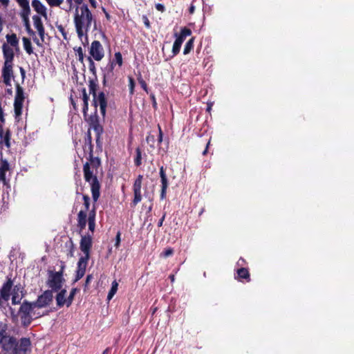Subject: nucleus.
<instances>
[{
	"mask_svg": "<svg viewBox=\"0 0 354 354\" xmlns=\"http://www.w3.org/2000/svg\"><path fill=\"white\" fill-rule=\"evenodd\" d=\"M93 22L95 27L96 21L86 4L76 7L74 15V24L77 36L80 39L85 36L87 40L88 32Z\"/></svg>",
	"mask_w": 354,
	"mask_h": 354,
	"instance_id": "nucleus-1",
	"label": "nucleus"
},
{
	"mask_svg": "<svg viewBox=\"0 0 354 354\" xmlns=\"http://www.w3.org/2000/svg\"><path fill=\"white\" fill-rule=\"evenodd\" d=\"M84 179L91 185L92 198L95 203L100 196V184L96 176L93 175V171L91 169V165L86 162L83 167Z\"/></svg>",
	"mask_w": 354,
	"mask_h": 354,
	"instance_id": "nucleus-2",
	"label": "nucleus"
},
{
	"mask_svg": "<svg viewBox=\"0 0 354 354\" xmlns=\"http://www.w3.org/2000/svg\"><path fill=\"white\" fill-rule=\"evenodd\" d=\"M35 307L36 306L33 305V302L27 300L23 301L18 312L23 326H28L31 324L32 321L31 313Z\"/></svg>",
	"mask_w": 354,
	"mask_h": 354,
	"instance_id": "nucleus-3",
	"label": "nucleus"
},
{
	"mask_svg": "<svg viewBox=\"0 0 354 354\" xmlns=\"http://www.w3.org/2000/svg\"><path fill=\"white\" fill-rule=\"evenodd\" d=\"M191 35V30L189 28H187V27L183 28L179 35L178 33L174 34V37H176V40L174 41V43L173 44L172 57L179 53L182 44L184 42L186 37Z\"/></svg>",
	"mask_w": 354,
	"mask_h": 354,
	"instance_id": "nucleus-4",
	"label": "nucleus"
},
{
	"mask_svg": "<svg viewBox=\"0 0 354 354\" xmlns=\"http://www.w3.org/2000/svg\"><path fill=\"white\" fill-rule=\"evenodd\" d=\"M85 120L88 122L90 126V129H93L96 134V142H100V137L102 133H103V127L100 124V119L97 114V111L95 110V113L93 115H91L88 119L86 117H84Z\"/></svg>",
	"mask_w": 354,
	"mask_h": 354,
	"instance_id": "nucleus-5",
	"label": "nucleus"
},
{
	"mask_svg": "<svg viewBox=\"0 0 354 354\" xmlns=\"http://www.w3.org/2000/svg\"><path fill=\"white\" fill-rule=\"evenodd\" d=\"M62 272H50L47 281V285L51 288L50 290L58 291L62 286Z\"/></svg>",
	"mask_w": 354,
	"mask_h": 354,
	"instance_id": "nucleus-6",
	"label": "nucleus"
},
{
	"mask_svg": "<svg viewBox=\"0 0 354 354\" xmlns=\"http://www.w3.org/2000/svg\"><path fill=\"white\" fill-rule=\"evenodd\" d=\"M123 63L122 56L120 52H116L114 55V59L110 62L108 66L107 71L104 73L103 84L105 85L106 80L111 78L113 75V68L115 64L121 66Z\"/></svg>",
	"mask_w": 354,
	"mask_h": 354,
	"instance_id": "nucleus-7",
	"label": "nucleus"
},
{
	"mask_svg": "<svg viewBox=\"0 0 354 354\" xmlns=\"http://www.w3.org/2000/svg\"><path fill=\"white\" fill-rule=\"evenodd\" d=\"M91 57L95 61H100L104 56V50L102 45L99 41H93L89 48Z\"/></svg>",
	"mask_w": 354,
	"mask_h": 354,
	"instance_id": "nucleus-8",
	"label": "nucleus"
},
{
	"mask_svg": "<svg viewBox=\"0 0 354 354\" xmlns=\"http://www.w3.org/2000/svg\"><path fill=\"white\" fill-rule=\"evenodd\" d=\"M53 298L52 290H46L44 292L39 295L35 301H33V305L37 308H44L52 302Z\"/></svg>",
	"mask_w": 354,
	"mask_h": 354,
	"instance_id": "nucleus-9",
	"label": "nucleus"
},
{
	"mask_svg": "<svg viewBox=\"0 0 354 354\" xmlns=\"http://www.w3.org/2000/svg\"><path fill=\"white\" fill-rule=\"evenodd\" d=\"M93 103L97 111V106H100V111L103 117L106 115V109L107 106V100L104 92L101 91L97 95L93 97Z\"/></svg>",
	"mask_w": 354,
	"mask_h": 354,
	"instance_id": "nucleus-10",
	"label": "nucleus"
},
{
	"mask_svg": "<svg viewBox=\"0 0 354 354\" xmlns=\"http://www.w3.org/2000/svg\"><path fill=\"white\" fill-rule=\"evenodd\" d=\"M1 345L2 349L8 354H15L17 341L15 337L6 335Z\"/></svg>",
	"mask_w": 354,
	"mask_h": 354,
	"instance_id": "nucleus-11",
	"label": "nucleus"
},
{
	"mask_svg": "<svg viewBox=\"0 0 354 354\" xmlns=\"http://www.w3.org/2000/svg\"><path fill=\"white\" fill-rule=\"evenodd\" d=\"M92 246V239L91 236H82L80 240V248L84 253V256L80 258L85 259H89L90 258V250Z\"/></svg>",
	"mask_w": 354,
	"mask_h": 354,
	"instance_id": "nucleus-12",
	"label": "nucleus"
},
{
	"mask_svg": "<svg viewBox=\"0 0 354 354\" xmlns=\"http://www.w3.org/2000/svg\"><path fill=\"white\" fill-rule=\"evenodd\" d=\"M143 176L138 175L133 185L134 198L132 201V205L136 206L142 200L141 187Z\"/></svg>",
	"mask_w": 354,
	"mask_h": 354,
	"instance_id": "nucleus-13",
	"label": "nucleus"
},
{
	"mask_svg": "<svg viewBox=\"0 0 354 354\" xmlns=\"http://www.w3.org/2000/svg\"><path fill=\"white\" fill-rule=\"evenodd\" d=\"M12 286V280L11 278L7 277V281L3 283L2 287L0 289V297L2 299L6 301L9 300Z\"/></svg>",
	"mask_w": 354,
	"mask_h": 354,
	"instance_id": "nucleus-14",
	"label": "nucleus"
},
{
	"mask_svg": "<svg viewBox=\"0 0 354 354\" xmlns=\"http://www.w3.org/2000/svg\"><path fill=\"white\" fill-rule=\"evenodd\" d=\"M3 82L6 86H10L11 79L13 77L12 63H4L2 69Z\"/></svg>",
	"mask_w": 354,
	"mask_h": 354,
	"instance_id": "nucleus-15",
	"label": "nucleus"
},
{
	"mask_svg": "<svg viewBox=\"0 0 354 354\" xmlns=\"http://www.w3.org/2000/svg\"><path fill=\"white\" fill-rule=\"evenodd\" d=\"M160 177L161 182L160 198L164 199L166 197L167 189L168 187V179L167 177L165 169L163 166L160 167Z\"/></svg>",
	"mask_w": 354,
	"mask_h": 354,
	"instance_id": "nucleus-16",
	"label": "nucleus"
},
{
	"mask_svg": "<svg viewBox=\"0 0 354 354\" xmlns=\"http://www.w3.org/2000/svg\"><path fill=\"white\" fill-rule=\"evenodd\" d=\"M88 260L89 259L80 258V259L77 262V271H76L75 282L79 281L84 275Z\"/></svg>",
	"mask_w": 354,
	"mask_h": 354,
	"instance_id": "nucleus-17",
	"label": "nucleus"
},
{
	"mask_svg": "<svg viewBox=\"0 0 354 354\" xmlns=\"http://www.w3.org/2000/svg\"><path fill=\"white\" fill-rule=\"evenodd\" d=\"M30 346V339L28 338H21L19 342H17L15 354H25Z\"/></svg>",
	"mask_w": 354,
	"mask_h": 354,
	"instance_id": "nucleus-18",
	"label": "nucleus"
},
{
	"mask_svg": "<svg viewBox=\"0 0 354 354\" xmlns=\"http://www.w3.org/2000/svg\"><path fill=\"white\" fill-rule=\"evenodd\" d=\"M33 24L35 28L37 30L38 34L43 41L44 39L45 30L41 17L39 15H33Z\"/></svg>",
	"mask_w": 354,
	"mask_h": 354,
	"instance_id": "nucleus-19",
	"label": "nucleus"
},
{
	"mask_svg": "<svg viewBox=\"0 0 354 354\" xmlns=\"http://www.w3.org/2000/svg\"><path fill=\"white\" fill-rule=\"evenodd\" d=\"M32 6L38 14L46 19L47 18V9L39 0H32Z\"/></svg>",
	"mask_w": 354,
	"mask_h": 354,
	"instance_id": "nucleus-20",
	"label": "nucleus"
},
{
	"mask_svg": "<svg viewBox=\"0 0 354 354\" xmlns=\"http://www.w3.org/2000/svg\"><path fill=\"white\" fill-rule=\"evenodd\" d=\"M2 50L5 59L4 63H12L14 58V52L12 48L8 46V44H3L2 46Z\"/></svg>",
	"mask_w": 354,
	"mask_h": 354,
	"instance_id": "nucleus-21",
	"label": "nucleus"
},
{
	"mask_svg": "<svg viewBox=\"0 0 354 354\" xmlns=\"http://www.w3.org/2000/svg\"><path fill=\"white\" fill-rule=\"evenodd\" d=\"M235 279H238L239 281L245 279L247 281H250V277L248 270L245 268H240L237 269L236 276H235Z\"/></svg>",
	"mask_w": 354,
	"mask_h": 354,
	"instance_id": "nucleus-22",
	"label": "nucleus"
},
{
	"mask_svg": "<svg viewBox=\"0 0 354 354\" xmlns=\"http://www.w3.org/2000/svg\"><path fill=\"white\" fill-rule=\"evenodd\" d=\"M86 217L87 214L86 211H80L77 215V225L82 230L84 229L86 225Z\"/></svg>",
	"mask_w": 354,
	"mask_h": 354,
	"instance_id": "nucleus-23",
	"label": "nucleus"
},
{
	"mask_svg": "<svg viewBox=\"0 0 354 354\" xmlns=\"http://www.w3.org/2000/svg\"><path fill=\"white\" fill-rule=\"evenodd\" d=\"M66 290H62L56 296L57 305L59 307L63 306L64 304L67 306V299L65 298Z\"/></svg>",
	"mask_w": 354,
	"mask_h": 354,
	"instance_id": "nucleus-24",
	"label": "nucleus"
},
{
	"mask_svg": "<svg viewBox=\"0 0 354 354\" xmlns=\"http://www.w3.org/2000/svg\"><path fill=\"white\" fill-rule=\"evenodd\" d=\"M9 170V163L6 160H1L0 162V180H6V172Z\"/></svg>",
	"mask_w": 354,
	"mask_h": 354,
	"instance_id": "nucleus-25",
	"label": "nucleus"
},
{
	"mask_svg": "<svg viewBox=\"0 0 354 354\" xmlns=\"http://www.w3.org/2000/svg\"><path fill=\"white\" fill-rule=\"evenodd\" d=\"M21 288L20 286H15L12 290V304L17 305L20 304L22 297H19L18 292Z\"/></svg>",
	"mask_w": 354,
	"mask_h": 354,
	"instance_id": "nucleus-26",
	"label": "nucleus"
},
{
	"mask_svg": "<svg viewBox=\"0 0 354 354\" xmlns=\"http://www.w3.org/2000/svg\"><path fill=\"white\" fill-rule=\"evenodd\" d=\"M88 100L89 97L86 93V89H82V100H83V114L84 117L87 115V111L88 109Z\"/></svg>",
	"mask_w": 354,
	"mask_h": 354,
	"instance_id": "nucleus-27",
	"label": "nucleus"
},
{
	"mask_svg": "<svg viewBox=\"0 0 354 354\" xmlns=\"http://www.w3.org/2000/svg\"><path fill=\"white\" fill-rule=\"evenodd\" d=\"M24 95L23 88L17 84L16 86V95L15 97V102H24Z\"/></svg>",
	"mask_w": 354,
	"mask_h": 354,
	"instance_id": "nucleus-28",
	"label": "nucleus"
},
{
	"mask_svg": "<svg viewBox=\"0 0 354 354\" xmlns=\"http://www.w3.org/2000/svg\"><path fill=\"white\" fill-rule=\"evenodd\" d=\"M22 41H23L24 48L25 50L26 51V53L28 55L32 54L33 50H32V44H31V41H30V39H28L27 37H23Z\"/></svg>",
	"mask_w": 354,
	"mask_h": 354,
	"instance_id": "nucleus-29",
	"label": "nucleus"
},
{
	"mask_svg": "<svg viewBox=\"0 0 354 354\" xmlns=\"http://www.w3.org/2000/svg\"><path fill=\"white\" fill-rule=\"evenodd\" d=\"M6 38L8 43H9L12 47H17L18 46L19 39H17L16 34L13 33L12 35H7Z\"/></svg>",
	"mask_w": 354,
	"mask_h": 354,
	"instance_id": "nucleus-30",
	"label": "nucleus"
},
{
	"mask_svg": "<svg viewBox=\"0 0 354 354\" xmlns=\"http://www.w3.org/2000/svg\"><path fill=\"white\" fill-rule=\"evenodd\" d=\"M118 283L115 280L112 282L111 288L108 293V295H107L108 301H110L113 297V296L115 295V293L117 292V290H118Z\"/></svg>",
	"mask_w": 354,
	"mask_h": 354,
	"instance_id": "nucleus-31",
	"label": "nucleus"
},
{
	"mask_svg": "<svg viewBox=\"0 0 354 354\" xmlns=\"http://www.w3.org/2000/svg\"><path fill=\"white\" fill-rule=\"evenodd\" d=\"M194 38H191L185 44L184 50H183V54L187 55L190 53V51L194 48Z\"/></svg>",
	"mask_w": 354,
	"mask_h": 354,
	"instance_id": "nucleus-32",
	"label": "nucleus"
},
{
	"mask_svg": "<svg viewBox=\"0 0 354 354\" xmlns=\"http://www.w3.org/2000/svg\"><path fill=\"white\" fill-rule=\"evenodd\" d=\"M23 102H14V110L15 118H17L21 115Z\"/></svg>",
	"mask_w": 354,
	"mask_h": 354,
	"instance_id": "nucleus-33",
	"label": "nucleus"
},
{
	"mask_svg": "<svg viewBox=\"0 0 354 354\" xmlns=\"http://www.w3.org/2000/svg\"><path fill=\"white\" fill-rule=\"evenodd\" d=\"M97 87V83L94 80H90L88 88H89V93H90V94H91L93 95V97L97 95L96 93Z\"/></svg>",
	"mask_w": 354,
	"mask_h": 354,
	"instance_id": "nucleus-34",
	"label": "nucleus"
},
{
	"mask_svg": "<svg viewBox=\"0 0 354 354\" xmlns=\"http://www.w3.org/2000/svg\"><path fill=\"white\" fill-rule=\"evenodd\" d=\"M22 21L27 32L31 36H35V32L30 28L29 18L22 19Z\"/></svg>",
	"mask_w": 354,
	"mask_h": 354,
	"instance_id": "nucleus-35",
	"label": "nucleus"
},
{
	"mask_svg": "<svg viewBox=\"0 0 354 354\" xmlns=\"http://www.w3.org/2000/svg\"><path fill=\"white\" fill-rule=\"evenodd\" d=\"M136 156L134 160V162L135 165L138 167L142 164V151L139 147L136 149Z\"/></svg>",
	"mask_w": 354,
	"mask_h": 354,
	"instance_id": "nucleus-36",
	"label": "nucleus"
},
{
	"mask_svg": "<svg viewBox=\"0 0 354 354\" xmlns=\"http://www.w3.org/2000/svg\"><path fill=\"white\" fill-rule=\"evenodd\" d=\"M87 59H88V62H89L88 68H89L90 72L94 76L96 77V68H95V63L93 62V59L91 57H88Z\"/></svg>",
	"mask_w": 354,
	"mask_h": 354,
	"instance_id": "nucleus-37",
	"label": "nucleus"
},
{
	"mask_svg": "<svg viewBox=\"0 0 354 354\" xmlns=\"http://www.w3.org/2000/svg\"><path fill=\"white\" fill-rule=\"evenodd\" d=\"M21 8H22V10L20 13V16H21V19L29 18V15L30 13V6Z\"/></svg>",
	"mask_w": 354,
	"mask_h": 354,
	"instance_id": "nucleus-38",
	"label": "nucleus"
},
{
	"mask_svg": "<svg viewBox=\"0 0 354 354\" xmlns=\"http://www.w3.org/2000/svg\"><path fill=\"white\" fill-rule=\"evenodd\" d=\"M5 145L9 148L10 147V132L9 130H7L5 134H3V137Z\"/></svg>",
	"mask_w": 354,
	"mask_h": 354,
	"instance_id": "nucleus-39",
	"label": "nucleus"
},
{
	"mask_svg": "<svg viewBox=\"0 0 354 354\" xmlns=\"http://www.w3.org/2000/svg\"><path fill=\"white\" fill-rule=\"evenodd\" d=\"M50 7H59L64 0H46Z\"/></svg>",
	"mask_w": 354,
	"mask_h": 354,
	"instance_id": "nucleus-40",
	"label": "nucleus"
},
{
	"mask_svg": "<svg viewBox=\"0 0 354 354\" xmlns=\"http://www.w3.org/2000/svg\"><path fill=\"white\" fill-rule=\"evenodd\" d=\"M77 289L73 288L70 292L68 297L67 298V307L70 306L73 302L74 296L76 293Z\"/></svg>",
	"mask_w": 354,
	"mask_h": 354,
	"instance_id": "nucleus-41",
	"label": "nucleus"
},
{
	"mask_svg": "<svg viewBox=\"0 0 354 354\" xmlns=\"http://www.w3.org/2000/svg\"><path fill=\"white\" fill-rule=\"evenodd\" d=\"M83 201H84V205L86 209V212L88 210L90 207V198L87 195H83Z\"/></svg>",
	"mask_w": 354,
	"mask_h": 354,
	"instance_id": "nucleus-42",
	"label": "nucleus"
},
{
	"mask_svg": "<svg viewBox=\"0 0 354 354\" xmlns=\"http://www.w3.org/2000/svg\"><path fill=\"white\" fill-rule=\"evenodd\" d=\"M66 3L67 6L62 8V9L65 10L66 12H70L73 8V0H66Z\"/></svg>",
	"mask_w": 354,
	"mask_h": 354,
	"instance_id": "nucleus-43",
	"label": "nucleus"
},
{
	"mask_svg": "<svg viewBox=\"0 0 354 354\" xmlns=\"http://www.w3.org/2000/svg\"><path fill=\"white\" fill-rule=\"evenodd\" d=\"M57 30L62 33L64 39H67V33L64 29V28L62 25L57 26Z\"/></svg>",
	"mask_w": 354,
	"mask_h": 354,
	"instance_id": "nucleus-44",
	"label": "nucleus"
},
{
	"mask_svg": "<svg viewBox=\"0 0 354 354\" xmlns=\"http://www.w3.org/2000/svg\"><path fill=\"white\" fill-rule=\"evenodd\" d=\"M76 51H77V55H78L79 60L81 62H83V61H84V53H83V51H82V48L81 47H79L77 49Z\"/></svg>",
	"mask_w": 354,
	"mask_h": 354,
	"instance_id": "nucleus-45",
	"label": "nucleus"
},
{
	"mask_svg": "<svg viewBox=\"0 0 354 354\" xmlns=\"http://www.w3.org/2000/svg\"><path fill=\"white\" fill-rule=\"evenodd\" d=\"M67 256L69 257H73L74 256V245L72 241H70V250L67 254Z\"/></svg>",
	"mask_w": 354,
	"mask_h": 354,
	"instance_id": "nucleus-46",
	"label": "nucleus"
},
{
	"mask_svg": "<svg viewBox=\"0 0 354 354\" xmlns=\"http://www.w3.org/2000/svg\"><path fill=\"white\" fill-rule=\"evenodd\" d=\"M19 5L21 6V8H24L26 6H29V1L28 0H16Z\"/></svg>",
	"mask_w": 354,
	"mask_h": 354,
	"instance_id": "nucleus-47",
	"label": "nucleus"
},
{
	"mask_svg": "<svg viewBox=\"0 0 354 354\" xmlns=\"http://www.w3.org/2000/svg\"><path fill=\"white\" fill-rule=\"evenodd\" d=\"M6 335V330L3 329L0 326V344L3 342V340L5 339Z\"/></svg>",
	"mask_w": 354,
	"mask_h": 354,
	"instance_id": "nucleus-48",
	"label": "nucleus"
},
{
	"mask_svg": "<svg viewBox=\"0 0 354 354\" xmlns=\"http://www.w3.org/2000/svg\"><path fill=\"white\" fill-rule=\"evenodd\" d=\"M88 220L89 221H95V210L93 208L88 214Z\"/></svg>",
	"mask_w": 354,
	"mask_h": 354,
	"instance_id": "nucleus-49",
	"label": "nucleus"
},
{
	"mask_svg": "<svg viewBox=\"0 0 354 354\" xmlns=\"http://www.w3.org/2000/svg\"><path fill=\"white\" fill-rule=\"evenodd\" d=\"M134 80L132 77H129V90H130V93L131 94L133 93V91H134Z\"/></svg>",
	"mask_w": 354,
	"mask_h": 354,
	"instance_id": "nucleus-50",
	"label": "nucleus"
},
{
	"mask_svg": "<svg viewBox=\"0 0 354 354\" xmlns=\"http://www.w3.org/2000/svg\"><path fill=\"white\" fill-rule=\"evenodd\" d=\"M173 252H174V251L171 248H168L163 252L162 255L165 257H168L171 256L173 254Z\"/></svg>",
	"mask_w": 354,
	"mask_h": 354,
	"instance_id": "nucleus-51",
	"label": "nucleus"
},
{
	"mask_svg": "<svg viewBox=\"0 0 354 354\" xmlns=\"http://www.w3.org/2000/svg\"><path fill=\"white\" fill-rule=\"evenodd\" d=\"M88 228H89V230L93 232L94 230L95 226V221H89V220H88Z\"/></svg>",
	"mask_w": 354,
	"mask_h": 354,
	"instance_id": "nucleus-52",
	"label": "nucleus"
},
{
	"mask_svg": "<svg viewBox=\"0 0 354 354\" xmlns=\"http://www.w3.org/2000/svg\"><path fill=\"white\" fill-rule=\"evenodd\" d=\"M246 263L244 259H243L242 257H241L239 261H237L236 263V265L238 266H240L241 268H243V266Z\"/></svg>",
	"mask_w": 354,
	"mask_h": 354,
	"instance_id": "nucleus-53",
	"label": "nucleus"
},
{
	"mask_svg": "<svg viewBox=\"0 0 354 354\" xmlns=\"http://www.w3.org/2000/svg\"><path fill=\"white\" fill-rule=\"evenodd\" d=\"M86 140V142H88L90 145L91 144L92 138H91V133L90 129H89L88 130V131H87Z\"/></svg>",
	"mask_w": 354,
	"mask_h": 354,
	"instance_id": "nucleus-54",
	"label": "nucleus"
},
{
	"mask_svg": "<svg viewBox=\"0 0 354 354\" xmlns=\"http://www.w3.org/2000/svg\"><path fill=\"white\" fill-rule=\"evenodd\" d=\"M142 19H143V21H144V24H145V26L147 28H150V22L148 19V18L146 17V16H143L142 17Z\"/></svg>",
	"mask_w": 354,
	"mask_h": 354,
	"instance_id": "nucleus-55",
	"label": "nucleus"
},
{
	"mask_svg": "<svg viewBox=\"0 0 354 354\" xmlns=\"http://www.w3.org/2000/svg\"><path fill=\"white\" fill-rule=\"evenodd\" d=\"M156 8L157 10L160 11V12H163L165 10V6H164V5H162L161 3L156 4Z\"/></svg>",
	"mask_w": 354,
	"mask_h": 354,
	"instance_id": "nucleus-56",
	"label": "nucleus"
},
{
	"mask_svg": "<svg viewBox=\"0 0 354 354\" xmlns=\"http://www.w3.org/2000/svg\"><path fill=\"white\" fill-rule=\"evenodd\" d=\"M120 232H118L117 235H116V239H115V245L116 247H118L119 245H120Z\"/></svg>",
	"mask_w": 354,
	"mask_h": 354,
	"instance_id": "nucleus-57",
	"label": "nucleus"
},
{
	"mask_svg": "<svg viewBox=\"0 0 354 354\" xmlns=\"http://www.w3.org/2000/svg\"><path fill=\"white\" fill-rule=\"evenodd\" d=\"M139 82H140V85H141L142 88L145 91H147V84H146V82H145L142 79L139 80Z\"/></svg>",
	"mask_w": 354,
	"mask_h": 354,
	"instance_id": "nucleus-58",
	"label": "nucleus"
},
{
	"mask_svg": "<svg viewBox=\"0 0 354 354\" xmlns=\"http://www.w3.org/2000/svg\"><path fill=\"white\" fill-rule=\"evenodd\" d=\"M150 97H151V101H152L153 107L154 109H156L157 108V103H156V97H155L154 95L151 94Z\"/></svg>",
	"mask_w": 354,
	"mask_h": 354,
	"instance_id": "nucleus-59",
	"label": "nucleus"
},
{
	"mask_svg": "<svg viewBox=\"0 0 354 354\" xmlns=\"http://www.w3.org/2000/svg\"><path fill=\"white\" fill-rule=\"evenodd\" d=\"M165 216H166V213H164L162 218L159 220L158 223V227H161L162 225V223H163V221L165 218Z\"/></svg>",
	"mask_w": 354,
	"mask_h": 354,
	"instance_id": "nucleus-60",
	"label": "nucleus"
},
{
	"mask_svg": "<svg viewBox=\"0 0 354 354\" xmlns=\"http://www.w3.org/2000/svg\"><path fill=\"white\" fill-rule=\"evenodd\" d=\"M93 276L91 274H88L86 279V286L89 283V282L92 280Z\"/></svg>",
	"mask_w": 354,
	"mask_h": 354,
	"instance_id": "nucleus-61",
	"label": "nucleus"
},
{
	"mask_svg": "<svg viewBox=\"0 0 354 354\" xmlns=\"http://www.w3.org/2000/svg\"><path fill=\"white\" fill-rule=\"evenodd\" d=\"M89 2L93 8H95L97 7V2L95 0H89Z\"/></svg>",
	"mask_w": 354,
	"mask_h": 354,
	"instance_id": "nucleus-62",
	"label": "nucleus"
},
{
	"mask_svg": "<svg viewBox=\"0 0 354 354\" xmlns=\"http://www.w3.org/2000/svg\"><path fill=\"white\" fill-rule=\"evenodd\" d=\"M195 10V7L193 5H191V6L189 8V11L190 14H193Z\"/></svg>",
	"mask_w": 354,
	"mask_h": 354,
	"instance_id": "nucleus-63",
	"label": "nucleus"
},
{
	"mask_svg": "<svg viewBox=\"0 0 354 354\" xmlns=\"http://www.w3.org/2000/svg\"><path fill=\"white\" fill-rule=\"evenodd\" d=\"M0 2L5 6H7L8 3H9V0H0Z\"/></svg>",
	"mask_w": 354,
	"mask_h": 354,
	"instance_id": "nucleus-64",
	"label": "nucleus"
}]
</instances>
